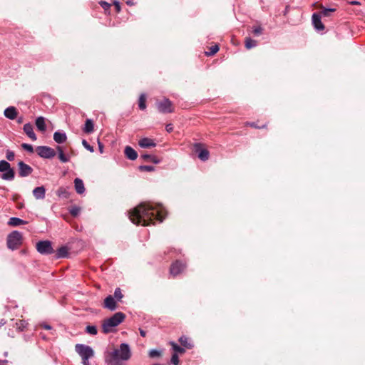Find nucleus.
Returning a JSON list of instances; mask_svg holds the SVG:
<instances>
[{
  "mask_svg": "<svg viewBox=\"0 0 365 365\" xmlns=\"http://www.w3.org/2000/svg\"><path fill=\"white\" fill-rule=\"evenodd\" d=\"M165 213V210L161 204L142 202L129 211L128 217L133 224L147 226L154 224L155 221L162 222Z\"/></svg>",
  "mask_w": 365,
  "mask_h": 365,
  "instance_id": "nucleus-1",
  "label": "nucleus"
},
{
  "mask_svg": "<svg viewBox=\"0 0 365 365\" xmlns=\"http://www.w3.org/2000/svg\"><path fill=\"white\" fill-rule=\"evenodd\" d=\"M131 357V351L128 344L122 343L119 349H115L112 351H106L104 352V361L106 365H113L119 361H128Z\"/></svg>",
  "mask_w": 365,
  "mask_h": 365,
  "instance_id": "nucleus-2",
  "label": "nucleus"
},
{
  "mask_svg": "<svg viewBox=\"0 0 365 365\" xmlns=\"http://www.w3.org/2000/svg\"><path fill=\"white\" fill-rule=\"evenodd\" d=\"M125 319V314L121 312L115 313L112 317L106 319L102 324V331L108 334L113 331V328L118 327Z\"/></svg>",
  "mask_w": 365,
  "mask_h": 365,
  "instance_id": "nucleus-3",
  "label": "nucleus"
},
{
  "mask_svg": "<svg viewBox=\"0 0 365 365\" xmlns=\"http://www.w3.org/2000/svg\"><path fill=\"white\" fill-rule=\"evenodd\" d=\"M6 243L9 249L17 250L22 244V234L17 230L12 231L7 237Z\"/></svg>",
  "mask_w": 365,
  "mask_h": 365,
  "instance_id": "nucleus-4",
  "label": "nucleus"
},
{
  "mask_svg": "<svg viewBox=\"0 0 365 365\" xmlns=\"http://www.w3.org/2000/svg\"><path fill=\"white\" fill-rule=\"evenodd\" d=\"M38 252L41 255H48L54 253L52 243L49 240H41L36 245Z\"/></svg>",
  "mask_w": 365,
  "mask_h": 365,
  "instance_id": "nucleus-5",
  "label": "nucleus"
},
{
  "mask_svg": "<svg viewBox=\"0 0 365 365\" xmlns=\"http://www.w3.org/2000/svg\"><path fill=\"white\" fill-rule=\"evenodd\" d=\"M158 110L161 113H171L174 111L173 103L167 98L156 102Z\"/></svg>",
  "mask_w": 365,
  "mask_h": 365,
  "instance_id": "nucleus-6",
  "label": "nucleus"
},
{
  "mask_svg": "<svg viewBox=\"0 0 365 365\" xmlns=\"http://www.w3.org/2000/svg\"><path fill=\"white\" fill-rule=\"evenodd\" d=\"M75 350L81 357L92 358L94 356L93 349L88 345L77 344Z\"/></svg>",
  "mask_w": 365,
  "mask_h": 365,
  "instance_id": "nucleus-7",
  "label": "nucleus"
},
{
  "mask_svg": "<svg viewBox=\"0 0 365 365\" xmlns=\"http://www.w3.org/2000/svg\"><path fill=\"white\" fill-rule=\"evenodd\" d=\"M36 151L38 155L42 158L51 159L56 155L54 149L46 145L38 146Z\"/></svg>",
  "mask_w": 365,
  "mask_h": 365,
  "instance_id": "nucleus-8",
  "label": "nucleus"
},
{
  "mask_svg": "<svg viewBox=\"0 0 365 365\" xmlns=\"http://www.w3.org/2000/svg\"><path fill=\"white\" fill-rule=\"evenodd\" d=\"M18 168L19 176L21 178H25L30 175L34 170L30 165L23 161H19L18 163Z\"/></svg>",
  "mask_w": 365,
  "mask_h": 365,
  "instance_id": "nucleus-9",
  "label": "nucleus"
},
{
  "mask_svg": "<svg viewBox=\"0 0 365 365\" xmlns=\"http://www.w3.org/2000/svg\"><path fill=\"white\" fill-rule=\"evenodd\" d=\"M194 150L198 154V158L202 161H206L208 160L210 153L207 149L202 148V144L197 143L194 144Z\"/></svg>",
  "mask_w": 365,
  "mask_h": 365,
  "instance_id": "nucleus-10",
  "label": "nucleus"
},
{
  "mask_svg": "<svg viewBox=\"0 0 365 365\" xmlns=\"http://www.w3.org/2000/svg\"><path fill=\"white\" fill-rule=\"evenodd\" d=\"M185 268V264L179 260L173 262L170 268V272L172 275L176 276L181 273Z\"/></svg>",
  "mask_w": 365,
  "mask_h": 365,
  "instance_id": "nucleus-11",
  "label": "nucleus"
},
{
  "mask_svg": "<svg viewBox=\"0 0 365 365\" xmlns=\"http://www.w3.org/2000/svg\"><path fill=\"white\" fill-rule=\"evenodd\" d=\"M312 24L317 31H321L324 29V26L321 20V16L317 13H314L312 16Z\"/></svg>",
  "mask_w": 365,
  "mask_h": 365,
  "instance_id": "nucleus-12",
  "label": "nucleus"
},
{
  "mask_svg": "<svg viewBox=\"0 0 365 365\" xmlns=\"http://www.w3.org/2000/svg\"><path fill=\"white\" fill-rule=\"evenodd\" d=\"M104 307L110 311H115L117 309L116 302L112 295H108L105 298Z\"/></svg>",
  "mask_w": 365,
  "mask_h": 365,
  "instance_id": "nucleus-13",
  "label": "nucleus"
},
{
  "mask_svg": "<svg viewBox=\"0 0 365 365\" xmlns=\"http://www.w3.org/2000/svg\"><path fill=\"white\" fill-rule=\"evenodd\" d=\"M5 117L9 120H14L17 118L18 111L14 106H9L4 110Z\"/></svg>",
  "mask_w": 365,
  "mask_h": 365,
  "instance_id": "nucleus-14",
  "label": "nucleus"
},
{
  "mask_svg": "<svg viewBox=\"0 0 365 365\" xmlns=\"http://www.w3.org/2000/svg\"><path fill=\"white\" fill-rule=\"evenodd\" d=\"M139 145L143 148H154L156 146V143L153 139L149 138H143L138 142Z\"/></svg>",
  "mask_w": 365,
  "mask_h": 365,
  "instance_id": "nucleus-15",
  "label": "nucleus"
},
{
  "mask_svg": "<svg viewBox=\"0 0 365 365\" xmlns=\"http://www.w3.org/2000/svg\"><path fill=\"white\" fill-rule=\"evenodd\" d=\"M33 195L36 200H43L45 198L46 189L43 186L36 187L33 190Z\"/></svg>",
  "mask_w": 365,
  "mask_h": 365,
  "instance_id": "nucleus-16",
  "label": "nucleus"
},
{
  "mask_svg": "<svg viewBox=\"0 0 365 365\" xmlns=\"http://www.w3.org/2000/svg\"><path fill=\"white\" fill-rule=\"evenodd\" d=\"M24 131L30 138L32 140H36L37 139L35 133L34 132L33 125L30 123H27L24 125L23 128Z\"/></svg>",
  "mask_w": 365,
  "mask_h": 365,
  "instance_id": "nucleus-17",
  "label": "nucleus"
},
{
  "mask_svg": "<svg viewBox=\"0 0 365 365\" xmlns=\"http://www.w3.org/2000/svg\"><path fill=\"white\" fill-rule=\"evenodd\" d=\"M67 136L63 131H56L53 134V140L56 143L61 144L66 142Z\"/></svg>",
  "mask_w": 365,
  "mask_h": 365,
  "instance_id": "nucleus-18",
  "label": "nucleus"
},
{
  "mask_svg": "<svg viewBox=\"0 0 365 365\" xmlns=\"http://www.w3.org/2000/svg\"><path fill=\"white\" fill-rule=\"evenodd\" d=\"M74 187L78 194H83L86 191L84 183L83 180L80 178H77L74 180Z\"/></svg>",
  "mask_w": 365,
  "mask_h": 365,
  "instance_id": "nucleus-19",
  "label": "nucleus"
},
{
  "mask_svg": "<svg viewBox=\"0 0 365 365\" xmlns=\"http://www.w3.org/2000/svg\"><path fill=\"white\" fill-rule=\"evenodd\" d=\"M124 153L126 158L130 160H134L138 157L137 152L130 146H126Z\"/></svg>",
  "mask_w": 365,
  "mask_h": 365,
  "instance_id": "nucleus-20",
  "label": "nucleus"
},
{
  "mask_svg": "<svg viewBox=\"0 0 365 365\" xmlns=\"http://www.w3.org/2000/svg\"><path fill=\"white\" fill-rule=\"evenodd\" d=\"M68 255V250L67 247L66 246H61L60 248H58L55 254L56 259H61V258H66Z\"/></svg>",
  "mask_w": 365,
  "mask_h": 365,
  "instance_id": "nucleus-21",
  "label": "nucleus"
},
{
  "mask_svg": "<svg viewBox=\"0 0 365 365\" xmlns=\"http://www.w3.org/2000/svg\"><path fill=\"white\" fill-rule=\"evenodd\" d=\"M15 177L14 170L10 167L8 170H4L1 175V178L4 180H13Z\"/></svg>",
  "mask_w": 365,
  "mask_h": 365,
  "instance_id": "nucleus-22",
  "label": "nucleus"
},
{
  "mask_svg": "<svg viewBox=\"0 0 365 365\" xmlns=\"http://www.w3.org/2000/svg\"><path fill=\"white\" fill-rule=\"evenodd\" d=\"M83 130L85 133L90 134L94 130V123L92 119H86Z\"/></svg>",
  "mask_w": 365,
  "mask_h": 365,
  "instance_id": "nucleus-23",
  "label": "nucleus"
},
{
  "mask_svg": "<svg viewBox=\"0 0 365 365\" xmlns=\"http://www.w3.org/2000/svg\"><path fill=\"white\" fill-rule=\"evenodd\" d=\"M26 224H27L26 221L16 217H11L8 222V225L12 227H16Z\"/></svg>",
  "mask_w": 365,
  "mask_h": 365,
  "instance_id": "nucleus-24",
  "label": "nucleus"
},
{
  "mask_svg": "<svg viewBox=\"0 0 365 365\" xmlns=\"http://www.w3.org/2000/svg\"><path fill=\"white\" fill-rule=\"evenodd\" d=\"M36 125L40 131H45L46 130L45 118L43 116L38 117L36 119Z\"/></svg>",
  "mask_w": 365,
  "mask_h": 365,
  "instance_id": "nucleus-25",
  "label": "nucleus"
},
{
  "mask_svg": "<svg viewBox=\"0 0 365 365\" xmlns=\"http://www.w3.org/2000/svg\"><path fill=\"white\" fill-rule=\"evenodd\" d=\"M141 158L145 161H151L155 164H159L160 163V160L158 159L156 156L152 155L150 154H143L141 155Z\"/></svg>",
  "mask_w": 365,
  "mask_h": 365,
  "instance_id": "nucleus-26",
  "label": "nucleus"
},
{
  "mask_svg": "<svg viewBox=\"0 0 365 365\" xmlns=\"http://www.w3.org/2000/svg\"><path fill=\"white\" fill-rule=\"evenodd\" d=\"M179 342L181 346L187 349H192L193 347L192 344L188 341V338L185 336H182L179 338Z\"/></svg>",
  "mask_w": 365,
  "mask_h": 365,
  "instance_id": "nucleus-27",
  "label": "nucleus"
},
{
  "mask_svg": "<svg viewBox=\"0 0 365 365\" xmlns=\"http://www.w3.org/2000/svg\"><path fill=\"white\" fill-rule=\"evenodd\" d=\"M56 150L58 153V158L62 163H67L69 161V157L66 155L62 150V148L59 145L56 147Z\"/></svg>",
  "mask_w": 365,
  "mask_h": 365,
  "instance_id": "nucleus-28",
  "label": "nucleus"
},
{
  "mask_svg": "<svg viewBox=\"0 0 365 365\" xmlns=\"http://www.w3.org/2000/svg\"><path fill=\"white\" fill-rule=\"evenodd\" d=\"M257 45V41L247 37L245 38V47L247 49H251L252 48L256 47Z\"/></svg>",
  "mask_w": 365,
  "mask_h": 365,
  "instance_id": "nucleus-29",
  "label": "nucleus"
},
{
  "mask_svg": "<svg viewBox=\"0 0 365 365\" xmlns=\"http://www.w3.org/2000/svg\"><path fill=\"white\" fill-rule=\"evenodd\" d=\"M146 96L145 93L140 94L138 100V107L140 110H144L146 108Z\"/></svg>",
  "mask_w": 365,
  "mask_h": 365,
  "instance_id": "nucleus-30",
  "label": "nucleus"
},
{
  "mask_svg": "<svg viewBox=\"0 0 365 365\" xmlns=\"http://www.w3.org/2000/svg\"><path fill=\"white\" fill-rule=\"evenodd\" d=\"M57 195L61 198H68L69 197V192L66 188L61 187L56 192Z\"/></svg>",
  "mask_w": 365,
  "mask_h": 365,
  "instance_id": "nucleus-31",
  "label": "nucleus"
},
{
  "mask_svg": "<svg viewBox=\"0 0 365 365\" xmlns=\"http://www.w3.org/2000/svg\"><path fill=\"white\" fill-rule=\"evenodd\" d=\"M219 49L220 48L218 45L215 44L214 46H210L209 48V51H206L205 54L207 56H213L219 51Z\"/></svg>",
  "mask_w": 365,
  "mask_h": 365,
  "instance_id": "nucleus-32",
  "label": "nucleus"
},
{
  "mask_svg": "<svg viewBox=\"0 0 365 365\" xmlns=\"http://www.w3.org/2000/svg\"><path fill=\"white\" fill-rule=\"evenodd\" d=\"M28 322L25 320H18L16 322V329L19 331H23L28 326Z\"/></svg>",
  "mask_w": 365,
  "mask_h": 365,
  "instance_id": "nucleus-33",
  "label": "nucleus"
},
{
  "mask_svg": "<svg viewBox=\"0 0 365 365\" xmlns=\"http://www.w3.org/2000/svg\"><path fill=\"white\" fill-rule=\"evenodd\" d=\"M86 332L91 335H96L98 334V329L94 325H88L86 327Z\"/></svg>",
  "mask_w": 365,
  "mask_h": 365,
  "instance_id": "nucleus-34",
  "label": "nucleus"
},
{
  "mask_svg": "<svg viewBox=\"0 0 365 365\" xmlns=\"http://www.w3.org/2000/svg\"><path fill=\"white\" fill-rule=\"evenodd\" d=\"M10 167H11V165L8 161H6L5 160H0V172L1 173H3V172H4V170H8Z\"/></svg>",
  "mask_w": 365,
  "mask_h": 365,
  "instance_id": "nucleus-35",
  "label": "nucleus"
},
{
  "mask_svg": "<svg viewBox=\"0 0 365 365\" xmlns=\"http://www.w3.org/2000/svg\"><path fill=\"white\" fill-rule=\"evenodd\" d=\"M252 33L254 36H259L262 34L263 29L261 26H252Z\"/></svg>",
  "mask_w": 365,
  "mask_h": 365,
  "instance_id": "nucleus-36",
  "label": "nucleus"
},
{
  "mask_svg": "<svg viewBox=\"0 0 365 365\" xmlns=\"http://www.w3.org/2000/svg\"><path fill=\"white\" fill-rule=\"evenodd\" d=\"M113 297L118 301H120L123 297V294H122L121 289L119 287H117L115 289L114 295Z\"/></svg>",
  "mask_w": 365,
  "mask_h": 365,
  "instance_id": "nucleus-37",
  "label": "nucleus"
},
{
  "mask_svg": "<svg viewBox=\"0 0 365 365\" xmlns=\"http://www.w3.org/2000/svg\"><path fill=\"white\" fill-rule=\"evenodd\" d=\"M148 356L150 358H156L161 356V351L158 349H151L148 353Z\"/></svg>",
  "mask_w": 365,
  "mask_h": 365,
  "instance_id": "nucleus-38",
  "label": "nucleus"
},
{
  "mask_svg": "<svg viewBox=\"0 0 365 365\" xmlns=\"http://www.w3.org/2000/svg\"><path fill=\"white\" fill-rule=\"evenodd\" d=\"M336 9L334 8H323L322 10V15L324 17L329 16L330 13L334 12Z\"/></svg>",
  "mask_w": 365,
  "mask_h": 365,
  "instance_id": "nucleus-39",
  "label": "nucleus"
},
{
  "mask_svg": "<svg viewBox=\"0 0 365 365\" xmlns=\"http://www.w3.org/2000/svg\"><path fill=\"white\" fill-rule=\"evenodd\" d=\"M173 349L175 351V353H180L182 354L185 351V348L182 347L181 346L178 345L177 344L173 342Z\"/></svg>",
  "mask_w": 365,
  "mask_h": 365,
  "instance_id": "nucleus-40",
  "label": "nucleus"
},
{
  "mask_svg": "<svg viewBox=\"0 0 365 365\" xmlns=\"http://www.w3.org/2000/svg\"><path fill=\"white\" fill-rule=\"evenodd\" d=\"M6 158L9 161H13L15 158V153L14 151L11 150H6Z\"/></svg>",
  "mask_w": 365,
  "mask_h": 365,
  "instance_id": "nucleus-41",
  "label": "nucleus"
},
{
  "mask_svg": "<svg viewBox=\"0 0 365 365\" xmlns=\"http://www.w3.org/2000/svg\"><path fill=\"white\" fill-rule=\"evenodd\" d=\"M138 168L140 171L147 172H152L155 170V168L153 165H140Z\"/></svg>",
  "mask_w": 365,
  "mask_h": 365,
  "instance_id": "nucleus-42",
  "label": "nucleus"
},
{
  "mask_svg": "<svg viewBox=\"0 0 365 365\" xmlns=\"http://www.w3.org/2000/svg\"><path fill=\"white\" fill-rule=\"evenodd\" d=\"M170 361H171V363H172L173 365H179V364H180V361H179V357H178V354L174 353V354L172 355V357H171Z\"/></svg>",
  "mask_w": 365,
  "mask_h": 365,
  "instance_id": "nucleus-43",
  "label": "nucleus"
},
{
  "mask_svg": "<svg viewBox=\"0 0 365 365\" xmlns=\"http://www.w3.org/2000/svg\"><path fill=\"white\" fill-rule=\"evenodd\" d=\"M82 144L83 147L91 153H93L94 151L93 147L91 146L86 140L83 139L82 140Z\"/></svg>",
  "mask_w": 365,
  "mask_h": 365,
  "instance_id": "nucleus-44",
  "label": "nucleus"
},
{
  "mask_svg": "<svg viewBox=\"0 0 365 365\" xmlns=\"http://www.w3.org/2000/svg\"><path fill=\"white\" fill-rule=\"evenodd\" d=\"M69 212L71 215L77 216L80 212V207L77 206H73L70 209Z\"/></svg>",
  "mask_w": 365,
  "mask_h": 365,
  "instance_id": "nucleus-45",
  "label": "nucleus"
},
{
  "mask_svg": "<svg viewBox=\"0 0 365 365\" xmlns=\"http://www.w3.org/2000/svg\"><path fill=\"white\" fill-rule=\"evenodd\" d=\"M99 4L101 5V6L106 11H108L110 8V4H109L108 2L106 1H101L99 2Z\"/></svg>",
  "mask_w": 365,
  "mask_h": 365,
  "instance_id": "nucleus-46",
  "label": "nucleus"
},
{
  "mask_svg": "<svg viewBox=\"0 0 365 365\" xmlns=\"http://www.w3.org/2000/svg\"><path fill=\"white\" fill-rule=\"evenodd\" d=\"M21 147L25 150L28 151L29 153H33L34 152V148L31 145L27 144V143H23L21 145Z\"/></svg>",
  "mask_w": 365,
  "mask_h": 365,
  "instance_id": "nucleus-47",
  "label": "nucleus"
},
{
  "mask_svg": "<svg viewBox=\"0 0 365 365\" xmlns=\"http://www.w3.org/2000/svg\"><path fill=\"white\" fill-rule=\"evenodd\" d=\"M114 6L115 8L116 12L119 13L120 11V4L118 1H113Z\"/></svg>",
  "mask_w": 365,
  "mask_h": 365,
  "instance_id": "nucleus-48",
  "label": "nucleus"
},
{
  "mask_svg": "<svg viewBox=\"0 0 365 365\" xmlns=\"http://www.w3.org/2000/svg\"><path fill=\"white\" fill-rule=\"evenodd\" d=\"M82 359V364L83 365H90L89 359L91 358L88 357H81Z\"/></svg>",
  "mask_w": 365,
  "mask_h": 365,
  "instance_id": "nucleus-49",
  "label": "nucleus"
},
{
  "mask_svg": "<svg viewBox=\"0 0 365 365\" xmlns=\"http://www.w3.org/2000/svg\"><path fill=\"white\" fill-rule=\"evenodd\" d=\"M247 124L250 125L252 127L257 128H264L266 126L265 124L262 125V126H258L255 122L247 123Z\"/></svg>",
  "mask_w": 365,
  "mask_h": 365,
  "instance_id": "nucleus-50",
  "label": "nucleus"
},
{
  "mask_svg": "<svg viewBox=\"0 0 365 365\" xmlns=\"http://www.w3.org/2000/svg\"><path fill=\"white\" fill-rule=\"evenodd\" d=\"M167 132L171 133L173 130V126L171 123L167 124L165 126Z\"/></svg>",
  "mask_w": 365,
  "mask_h": 365,
  "instance_id": "nucleus-51",
  "label": "nucleus"
},
{
  "mask_svg": "<svg viewBox=\"0 0 365 365\" xmlns=\"http://www.w3.org/2000/svg\"><path fill=\"white\" fill-rule=\"evenodd\" d=\"M42 327L43 329H46V330H50L52 329L51 326H50L49 324H42Z\"/></svg>",
  "mask_w": 365,
  "mask_h": 365,
  "instance_id": "nucleus-52",
  "label": "nucleus"
},
{
  "mask_svg": "<svg viewBox=\"0 0 365 365\" xmlns=\"http://www.w3.org/2000/svg\"><path fill=\"white\" fill-rule=\"evenodd\" d=\"M349 4L351 5H360L361 3L358 1H351L349 2Z\"/></svg>",
  "mask_w": 365,
  "mask_h": 365,
  "instance_id": "nucleus-53",
  "label": "nucleus"
},
{
  "mask_svg": "<svg viewBox=\"0 0 365 365\" xmlns=\"http://www.w3.org/2000/svg\"><path fill=\"white\" fill-rule=\"evenodd\" d=\"M140 334L143 337L146 336V331L141 329H140Z\"/></svg>",
  "mask_w": 365,
  "mask_h": 365,
  "instance_id": "nucleus-54",
  "label": "nucleus"
},
{
  "mask_svg": "<svg viewBox=\"0 0 365 365\" xmlns=\"http://www.w3.org/2000/svg\"><path fill=\"white\" fill-rule=\"evenodd\" d=\"M16 121H17V123H19V124H20V123H23V121H24V118H23L22 116H21V117H19V118H17V120H16Z\"/></svg>",
  "mask_w": 365,
  "mask_h": 365,
  "instance_id": "nucleus-55",
  "label": "nucleus"
},
{
  "mask_svg": "<svg viewBox=\"0 0 365 365\" xmlns=\"http://www.w3.org/2000/svg\"><path fill=\"white\" fill-rule=\"evenodd\" d=\"M6 322L5 319H1V321H0V327L4 326L6 324Z\"/></svg>",
  "mask_w": 365,
  "mask_h": 365,
  "instance_id": "nucleus-56",
  "label": "nucleus"
},
{
  "mask_svg": "<svg viewBox=\"0 0 365 365\" xmlns=\"http://www.w3.org/2000/svg\"><path fill=\"white\" fill-rule=\"evenodd\" d=\"M98 147L101 153H103V145L101 143H98Z\"/></svg>",
  "mask_w": 365,
  "mask_h": 365,
  "instance_id": "nucleus-57",
  "label": "nucleus"
},
{
  "mask_svg": "<svg viewBox=\"0 0 365 365\" xmlns=\"http://www.w3.org/2000/svg\"><path fill=\"white\" fill-rule=\"evenodd\" d=\"M126 3H127V4H128V5H131V4H132V3H131V1H128Z\"/></svg>",
  "mask_w": 365,
  "mask_h": 365,
  "instance_id": "nucleus-58",
  "label": "nucleus"
},
{
  "mask_svg": "<svg viewBox=\"0 0 365 365\" xmlns=\"http://www.w3.org/2000/svg\"><path fill=\"white\" fill-rule=\"evenodd\" d=\"M113 365H121L119 362H115V364H113Z\"/></svg>",
  "mask_w": 365,
  "mask_h": 365,
  "instance_id": "nucleus-59",
  "label": "nucleus"
},
{
  "mask_svg": "<svg viewBox=\"0 0 365 365\" xmlns=\"http://www.w3.org/2000/svg\"><path fill=\"white\" fill-rule=\"evenodd\" d=\"M154 365H161V364H155Z\"/></svg>",
  "mask_w": 365,
  "mask_h": 365,
  "instance_id": "nucleus-60",
  "label": "nucleus"
}]
</instances>
